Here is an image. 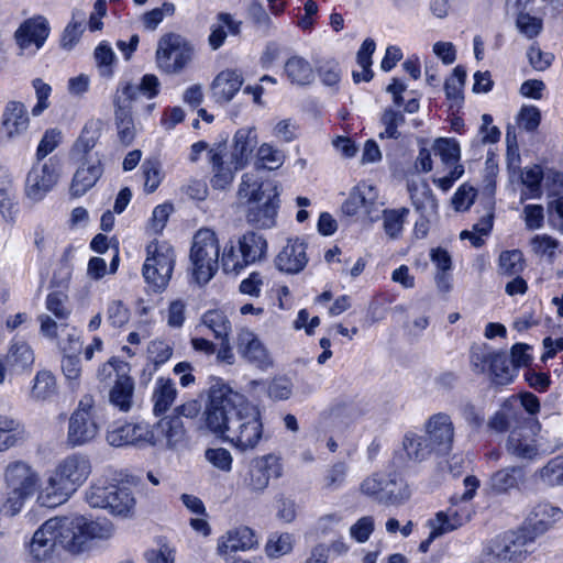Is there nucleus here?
<instances>
[{"mask_svg":"<svg viewBox=\"0 0 563 563\" xmlns=\"http://www.w3.org/2000/svg\"><path fill=\"white\" fill-rule=\"evenodd\" d=\"M207 427L241 451L254 449L263 438L260 410L227 385L210 389L205 411Z\"/></svg>","mask_w":563,"mask_h":563,"instance_id":"obj_1","label":"nucleus"},{"mask_svg":"<svg viewBox=\"0 0 563 563\" xmlns=\"http://www.w3.org/2000/svg\"><path fill=\"white\" fill-rule=\"evenodd\" d=\"M91 473L87 455L73 453L58 462L41 489L37 501L41 506L54 508L66 503Z\"/></svg>","mask_w":563,"mask_h":563,"instance_id":"obj_2","label":"nucleus"},{"mask_svg":"<svg viewBox=\"0 0 563 563\" xmlns=\"http://www.w3.org/2000/svg\"><path fill=\"white\" fill-rule=\"evenodd\" d=\"M62 519L63 549L71 553L81 552L90 540L110 539L114 531L113 525L107 519L88 520L82 516Z\"/></svg>","mask_w":563,"mask_h":563,"instance_id":"obj_3","label":"nucleus"},{"mask_svg":"<svg viewBox=\"0 0 563 563\" xmlns=\"http://www.w3.org/2000/svg\"><path fill=\"white\" fill-rule=\"evenodd\" d=\"M85 497L91 507L106 509L112 516L129 518L134 514L135 498L128 487L98 481L89 486Z\"/></svg>","mask_w":563,"mask_h":563,"instance_id":"obj_4","label":"nucleus"},{"mask_svg":"<svg viewBox=\"0 0 563 563\" xmlns=\"http://www.w3.org/2000/svg\"><path fill=\"white\" fill-rule=\"evenodd\" d=\"M219 253V241L213 231L201 229L195 234L190 250V261L194 278L199 285L207 284L217 273Z\"/></svg>","mask_w":563,"mask_h":563,"instance_id":"obj_5","label":"nucleus"},{"mask_svg":"<svg viewBox=\"0 0 563 563\" xmlns=\"http://www.w3.org/2000/svg\"><path fill=\"white\" fill-rule=\"evenodd\" d=\"M175 266V251L166 242L152 241L146 246V260L143 265V277L155 291L164 290Z\"/></svg>","mask_w":563,"mask_h":563,"instance_id":"obj_6","label":"nucleus"},{"mask_svg":"<svg viewBox=\"0 0 563 563\" xmlns=\"http://www.w3.org/2000/svg\"><path fill=\"white\" fill-rule=\"evenodd\" d=\"M360 489L364 495L384 505H400L410 497L407 483L397 473H375L361 483Z\"/></svg>","mask_w":563,"mask_h":563,"instance_id":"obj_7","label":"nucleus"},{"mask_svg":"<svg viewBox=\"0 0 563 563\" xmlns=\"http://www.w3.org/2000/svg\"><path fill=\"white\" fill-rule=\"evenodd\" d=\"M533 542L529 533H505L492 539L479 555V563H515L525 559L522 548Z\"/></svg>","mask_w":563,"mask_h":563,"instance_id":"obj_8","label":"nucleus"},{"mask_svg":"<svg viewBox=\"0 0 563 563\" xmlns=\"http://www.w3.org/2000/svg\"><path fill=\"white\" fill-rule=\"evenodd\" d=\"M192 55L194 47L185 37L168 33L158 41L156 64L166 74H178L191 62Z\"/></svg>","mask_w":563,"mask_h":563,"instance_id":"obj_9","label":"nucleus"},{"mask_svg":"<svg viewBox=\"0 0 563 563\" xmlns=\"http://www.w3.org/2000/svg\"><path fill=\"white\" fill-rule=\"evenodd\" d=\"M59 178L58 163L52 158L44 164L32 166L25 178L24 194L27 199L38 202L54 188Z\"/></svg>","mask_w":563,"mask_h":563,"instance_id":"obj_10","label":"nucleus"},{"mask_svg":"<svg viewBox=\"0 0 563 563\" xmlns=\"http://www.w3.org/2000/svg\"><path fill=\"white\" fill-rule=\"evenodd\" d=\"M62 523V518H51L34 532L29 551L35 561L45 562L53 556L57 547L63 548Z\"/></svg>","mask_w":563,"mask_h":563,"instance_id":"obj_11","label":"nucleus"},{"mask_svg":"<svg viewBox=\"0 0 563 563\" xmlns=\"http://www.w3.org/2000/svg\"><path fill=\"white\" fill-rule=\"evenodd\" d=\"M283 475L280 459L267 454L253 460L244 477V485L252 493H263L269 484L271 477L279 478Z\"/></svg>","mask_w":563,"mask_h":563,"instance_id":"obj_12","label":"nucleus"},{"mask_svg":"<svg viewBox=\"0 0 563 563\" xmlns=\"http://www.w3.org/2000/svg\"><path fill=\"white\" fill-rule=\"evenodd\" d=\"M49 34L45 18L38 15L25 20L15 31L14 40L20 55H34L44 45Z\"/></svg>","mask_w":563,"mask_h":563,"instance_id":"obj_13","label":"nucleus"},{"mask_svg":"<svg viewBox=\"0 0 563 563\" xmlns=\"http://www.w3.org/2000/svg\"><path fill=\"white\" fill-rule=\"evenodd\" d=\"M346 216L365 214L371 221L378 219V191L368 183H360L342 205Z\"/></svg>","mask_w":563,"mask_h":563,"instance_id":"obj_14","label":"nucleus"},{"mask_svg":"<svg viewBox=\"0 0 563 563\" xmlns=\"http://www.w3.org/2000/svg\"><path fill=\"white\" fill-rule=\"evenodd\" d=\"M150 445L176 449L186 440V429L178 416L164 417L150 424Z\"/></svg>","mask_w":563,"mask_h":563,"instance_id":"obj_15","label":"nucleus"},{"mask_svg":"<svg viewBox=\"0 0 563 563\" xmlns=\"http://www.w3.org/2000/svg\"><path fill=\"white\" fill-rule=\"evenodd\" d=\"M427 438L435 453L448 454L454 442L455 428L450 415L438 412L432 415L424 424Z\"/></svg>","mask_w":563,"mask_h":563,"instance_id":"obj_16","label":"nucleus"},{"mask_svg":"<svg viewBox=\"0 0 563 563\" xmlns=\"http://www.w3.org/2000/svg\"><path fill=\"white\" fill-rule=\"evenodd\" d=\"M5 483L14 498L22 500L36 489L38 477L32 467L21 461L10 463L4 472Z\"/></svg>","mask_w":563,"mask_h":563,"instance_id":"obj_17","label":"nucleus"},{"mask_svg":"<svg viewBox=\"0 0 563 563\" xmlns=\"http://www.w3.org/2000/svg\"><path fill=\"white\" fill-rule=\"evenodd\" d=\"M99 431L96 415L74 411L68 422L67 443L71 448L85 445L93 441Z\"/></svg>","mask_w":563,"mask_h":563,"instance_id":"obj_18","label":"nucleus"},{"mask_svg":"<svg viewBox=\"0 0 563 563\" xmlns=\"http://www.w3.org/2000/svg\"><path fill=\"white\" fill-rule=\"evenodd\" d=\"M278 195L277 187L269 185L268 192L261 202H250L246 212L247 222L262 229L274 227L279 208Z\"/></svg>","mask_w":563,"mask_h":563,"instance_id":"obj_19","label":"nucleus"},{"mask_svg":"<svg viewBox=\"0 0 563 563\" xmlns=\"http://www.w3.org/2000/svg\"><path fill=\"white\" fill-rule=\"evenodd\" d=\"M148 437L150 423L144 421L118 426L107 432L108 443L117 448L124 445L147 446L150 445Z\"/></svg>","mask_w":563,"mask_h":563,"instance_id":"obj_20","label":"nucleus"},{"mask_svg":"<svg viewBox=\"0 0 563 563\" xmlns=\"http://www.w3.org/2000/svg\"><path fill=\"white\" fill-rule=\"evenodd\" d=\"M562 517V510L549 503L537 504L530 511L526 526L518 533H529L533 540L548 531Z\"/></svg>","mask_w":563,"mask_h":563,"instance_id":"obj_21","label":"nucleus"},{"mask_svg":"<svg viewBox=\"0 0 563 563\" xmlns=\"http://www.w3.org/2000/svg\"><path fill=\"white\" fill-rule=\"evenodd\" d=\"M30 118L25 106L19 101L7 103L1 119L0 134L8 141L26 132Z\"/></svg>","mask_w":563,"mask_h":563,"instance_id":"obj_22","label":"nucleus"},{"mask_svg":"<svg viewBox=\"0 0 563 563\" xmlns=\"http://www.w3.org/2000/svg\"><path fill=\"white\" fill-rule=\"evenodd\" d=\"M238 352L251 364L261 369L272 366L273 361L256 334L249 330L238 333Z\"/></svg>","mask_w":563,"mask_h":563,"instance_id":"obj_23","label":"nucleus"},{"mask_svg":"<svg viewBox=\"0 0 563 563\" xmlns=\"http://www.w3.org/2000/svg\"><path fill=\"white\" fill-rule=\"evenodd\" d=\"M307 245L300 239H289L275 258L276 267L287 274L300 273L308 263Z\"/></svg>","mask_w":563,"mask_h":563,"instance_id":"obj_24","label":"nucleus"},{"mask_svg":"<svg viewBox=\"0 0 563 563\" xmlns=\"http://www.w3.org/2000/svg\"><path fill=\"white\" fill-rule=\"evenodd\" d=\"M258 544L257 537L253 529L241 526L227 531L218 539L217 552L227 555L232 552L246 551Z\"/></svg>","mask_w":563,"mask_h":563,"instance_id":"obj_25","label":"nucleus"},{"mask_svg":"<svg viewBox=\"0 0 563 563\" xmlns=\"http://www.w3.org/2000/svg\"><path fill=\"white\" fill-rule=\"evenodd\" d=\"M103 174V164L97 155L95 158L85 159L81 167L74 175L70 192L75 197H80L92 188Z\"/></svg>","mask_w":563,"mask_h":563,"instance_id":"obj_26","label":"nucleus"},{"mask_svg":"<svg viewBox=\"0 0 563 563\" xmlns=\"http://www.w3.org/2000/svg\"><path fill=\"white\" fill-rule=\"evenodd\" d=\"M257 145V134L254 128L239 129L233 137L231 164L235 169H243Z\"/></svg>","mask_w":563,"mask_h":563,"instance_id":"obj_27","label":"nucleus"},{"mask_svg":"<svg viewBox=\"0 0 563 563\" xmlns=\"http://www.w3.org/2000/svg\"><path fill=\"white\" fill-rule=\"evenodd\" d=\"M242 85L241 73L234 69L222 70L211 84L212 97L218 103H228L241 89Z\"/></svg>","mask_w":563,"mask_h":563,"instance_id":"obj_28","label":"nucleus"},{"mask_svg":"<svg viewBox=\"0 0 563 563\" xmlns=\"http://www.w3.org/2000/svg\"><path fill=\"white\" fill-rule=\"evenodd\" d=\"M224 150L225 146L219 144L217 147L211 148L208 152L209 162L212 165V170L214 173L211 184L213 188L218 189H224L229 186L232 183L235 173L239 170L235 169V165L231 164V161L229 163L223 161Z\"/></svg>","mask_w":563,"mask_h":563,"instance_id":"obj_29","label":"nucleus"},{"mask_svg":"<svg viewBox=\"0 0 563 563\" xmlns=\"http://www.w3.org/2000/svg\"><path fill=\"white\" fill-rule=\"evenodd\" d=\"M470 521L468 514H462L456 509L449 508L445 511H439L428 520V527L433 530V537H441L452 532Z\"/></svg>","mask_w":563,"mask_h":563,"instance_id":"obj_30","label":"nucleus"},{"mask_svg":"<svg viewBox=\"0 0 563 563\" xmlns=\"http://www.w3.org/2000/svg\"><path fill=\"white\" fill-rule=\"evenodd\" d=\"M102 126L103 123L101 120H89L73 145V156L81 159L88 158L87 155L96 146L101 136Z\"/></svg>","mask_w":563,"mask_h":563,"instance_id":"obj_31","label":"nucleus"},{"mask_svg":"<svg viewBox=\"0 0 563 563\" xmlns=\"http://www.w3.org/2000/svg\"><path fill=\"white\" fill-rule=\"evenodd\" d=\"M507 451L517 459L532 460L538 455L536 441L522 428L510 432L507 440Z\"/></svg>","mask_w":563,"mask_h":563,"instance_id":"obj_32","label":"nucleus"},{"mask_svg":"<svg viewBox=\"0 0 563 563\" xmlns=\"http://www.w3.org/2000/svg\"><path fill=\"white\" fill-rule=\"evenodd\" d=\"M15 188L8 168L0 167V214L5 222L14 221Z\"/></svg>","mask_w":563,"mask_h":563,"instance_id":"obj_33","label":"nucleus"},{"mask_svg":"<svg viewBox=\"0 0 563 563\" xmlns=\"http://www.w3.org/2000/svg\"><path fill=\"white\" fill-rule=\"evenodd\" d=\"M241 21H236L230 13L220 12L217 15V23H213L210 27L209 45L212 49L220 48L227 36L228 32L232 35H239L241 32Z\"/></svg>","mask_w":563,"mask_h":563,"instance_id":"obj_34","label":"nucleus"},{"mask_svg":"<svg viewBox=\"0 0 563 563\" xmlns=\"http://www.w3.org/2000/svg\"><path fill=\"white\" fill-rule=\"evenodd\" d=\"M238 246L241 247V256L245 258L244 262L254 264L261 262L266 257L267 242L262 234L253 231L244 233L238 240Z\"/></svg>","mask_w":563,"mask_h":563,"instance_id":"obj_35","label":"nucleus"},{"mask_svg":"<svg viewBox=\"0 0 563 563\" xmlns=\"http://www.w3.org/2000/svg\"><path fill=\"white\" fill-rule=\"evenodd\" d=\"M177 396L175 383L170 378L159 377L152 393L153 412L155 416L165 413Z\"/></svg>","mask_w":563,"mask_h":563,"instance_id":"obj_36","label":"nucleus"},{"mask_svg":"<svg viewBox=\"0 0 563 563\" xmlns=\"http://www.w3.org/2000/svg\"><path fill=\"white\" fill-rule=\"evenodd\" d=\"M115 106V126L119 141L128 146L136 135L135 124L131 114V109L126 104H121V98L114 101Z\"/></svg>","mask_w":563,"mask_h":563,"instance_id":"obj_37","label":"nucleus"},{"mask_svg":"<svg viewBox=\"0 0 563 563\" xmlns=\"http://www.w3.org/2000/svg\"><path fill=\"white\" fill-rule=\"evenodd\" d=\"M410 198L416 210L421 213H433L437 211L438 202L430 186L426 181L408 184Z\"/></svg>","mask_w":563,"mask_h":563,"instance_id":"obj_38","label":"nucleus"},{"mask_svg":"<svg viewBox=\"0 0 563 563\" xmlns=\"http://www.w3.org/2000/svg\"><path fill=\"white\" fill-rule=\"evenodd\" d=\"M25 439V430L19 420L0 416V451L8 450Z\"/></svg>","mask_w":563,"mask_h":563,"instance_id":"obj_39","label":"nucleus"},{"mask_svg":"<svg viewBox=\"0 0 563 563\" xmlns=\"http://www.w3.org/2000/svg\"><path fill=\"white\" fill-rule=\"evenodd\" d=\"M402 449L406 452L409 460L415 462H421L430 456L434 452L428 438L409 432L406 433L402 440Z\"/></svg>","mask_w":563,"mask_h":563,"instance_id":"obj_40","label":"nucleus"},{"mask_svg":"<svg viewBox=\"0 0 563 563\" xmlns=\"http://www.w3.org/2000/svg\"><path fill=\"white\" fill-rule=\"evenodd\" d=\"M134 384L131 377L117 375L114 386L110 391V401L122 411L131 408Z\"/></svg>","mask_w":563,"mask_h":563,"instance_id":"obj_41","label":"nucleus"},{"mask_svg":"<svg viewBox=\"0 0 563 563\" xmlns=\"http://www.w3.org/2000/svg\"><path fill=\"white\" fill-rule=\"evenodd\" d=\"M285 73L291 84L299 86L309 85L314 78L311 65L300 56H292L286 62Z\"/></svg>","mask_w":563,"mask_h":563,"instance_id":"obj_42","label":"nucleus"},{"mask_svg":"<svg viewBox=\"0 0 563 563\" xmlns=\"http://www.w3.org/2000/svg\"><path fill=\"white\" fill-rule=\"evenodd\" d=\"M5 363L15 372L24 371L34 363L33 351L25 342H15L5 356Z\"/></svg>","mask_w":563,"mask_h":563,"instance_id":"obj_43","label":"nucleus"},{"mask_svg":"<svg viewBox=\"0 0 563 563\" xmlns=\"http://www.w3.org/2000/svg\"><path fill=\"white\" fill-rule=\"evenodd\" d=\"M521 476L520 467H506L495 472L489 481L492 490L496 494H505L517 487Z\"/></svg>","mask_w":563,"mask_h":563,"instance_id":"obj_44","label":"nucleus"},{"mask_svg":"<svg viewBox=\"0 0 563 563\" xmlns=\"http://www.w3.org/2000/svg\"><path fill=\"white\" fill-rule=\"evenodd\" d=\"M489 368L497 384H508L516 371V366L511 363L505 352H494L490 356Z\"/></svg>","mask_w":563,"mask_h":563,"instance_id":"obj_45","label":"nucleus"},{"mask_svg":"<svg viewBox=\"0 0 563 563\" xmlns=\"http://www.w3.org/2000/svg\"><path fill=\"white\" fill-rule=\"evenodd\" d=\"M295 537L291 533H272L265 544V553L271 559H278L292 551Z\"/></svg>","mask_w":563,"mask_h":563,"instance_id":"obj_46","label":"nucleus"},{"mask_svg":"<svg viewBox=\"0 0 563 563\" xmlns=\"http://www.w3.org/2000/svg\"><path fill=\"white\" fill-rule=\"evenodd\" d=\"M284 162L285 154L283 151L268 143H263L258 147L255 162L257 169L264 168L268 170H276L284 164Z\"/></svg>","mask_w":563,"mask_h":563,"instance_id":"obj_47","label":"nucleus"},{"mask_svg":"<svg viewBox=\"0 0 563 563\" xmlns=\"http://www.w3.org/2000/svg\"><path fill=\"white\" fill-rule=\"evenodd\" d=\"M405 115L400 110L387 108L380 117V123L384 131L379 133V139H394L397 140L401 136L400 126L405 124Z\"/></svg>","mask_w":563,"mask_h":563,"instance_id":"obj_48","label":"nucleus"},{"mask_svg":"<svg viewBox=\"0 0 563 563\" xmlns=\"http://www.w3.org/2000/svg\"><path fill=\"white\" fill-rule=\"evenodd\" d=\"M268 189L269 188H264L263 184H258L253 175L244 174L239 186L238 195L241 200H245L247 203L261 202L268 192Z\"/></svg>","mask_w":563,"mask_h":563,"instance_id":"obj_49","label":"nucleus"},{"mask_svg":"<svg viewBox=\"0 0 563 563\" xmlns=\"http://www.w3.org/2000/svg\"><path fill=\"white\" fill-rule=\"evenodd\" d=\"M201 323L210 329L217 339H224L231 332V322L220 310L205 312L201 317Z\"/></svg>","mask_w":563,"mask_h":563,"instance_id":"obj_50","label":"nucleus"},{"mask_svg":"<svg viewBox=\"0 0 563 563\" xmlns=\"http://www.w3.org/2000/svg\"><path fill=\"white\" fill-rule=\"evenodd\" d=\"M525 269V258L520 250L503 251L498 260V272L505 276L519 275Z\"/></svg>","mask_w":563,"mask_h":563,"instance_id":"obj_51","label":"nucleus"},{"mask_svg":"<svg viewBox=\"0 0 563 563\" xmlns=\"http://www.w3.org/2000/svg\"><path fill=\"white\" fill-rule=\"evenodd\" d=\"M67 301L68 297L63 291L49 292L45 300L48 314L56 318L57 320H60L63 323L64 321L68 322V319L71 314V309L69 308Z\"/></svg>","mask_w":563,"mask_h":563,"instance_id":"obj_52","label":"nucleus"},{"mask_svg":"<svg viewBox=\"0 0 563 563\" xmlns=\"http://www.w3.org/2000/svg\"><path fill=\"white\" fill-rule=\"evenodd\" d=\"M408 213L409 210L407 208L386 209L383 211L384 230L390 239L399 238Z\"/></svg>","mask_w":563,"mask_h":563,"instance_id":"obj_53","label":"nucleus"},{"mask_svg":"<svg viewBox=\"0 0 563 563\" xmlns=\"http://www.w3.org/2000/svg\"><path fill=\"white\" fill-rule=\"evenodd\" d=\"M56 391L55 376L49 371H40L35 378L31 390L32 397L35 399H47Z\"/></svg>","mask_w":563,"mask_h":563,"instance_id":"obj_54","label":"nucleus"},{"mask_svg":"<svg viewBox=\"0 0 563 563\" xmlns=\"http://www.w3.org/2000/svg\"><path fill=\"white\" fill-rule=\"evenodd\" d=\"M245 258L241 256V247L236 246L230 241V245H227L223 250L221 264L225 273L239 274L242 269L249 266V262H244Z\"/></svg>","mask_w":563,"mask_h":563,"instance_id":"obj_55","label":"nucleus"},{"mask_svg":"<svg viewBox=\"0 0 563 563\" xmlns=\"http://www.w3.org/2000/svg\"><path fill=\"white\" fill-rule=\"evenodd\" d=\"M544 179L542 167L533 165L526 167L521 174V181L529 190V198L540 199L542 197L541 183Z\"/></svg>","mask_w":563,"mask_h":563,"instance_id":"obj_56","label":"nucleus"},{"mask_svg":"<svg viewBox=\"0 0 563 563\" xmlns=\"http://www.w3.org/2000/svg\"><path fill=\"white\" fill-rule=\"evenodd\" d=\"M538 474L548 486L563 485V456L551 459Z\"/></svg>","mask_w":563,"mask_h":563,"instance_id":"obj_57","label":"nucleus"},{"mask_svg":"<svg viewBox=\"0 0 563 563\" xmlns=\"http://www.w3.org/2000/svg\"><path fill=\"white\" fill-rule=\"evenodd\" d=\"M347 471V464L342 461L329 466L323 476V487L329 490L339 489L345 482Z\"/></svg>","mask_w":563,"mask_h":563,"instance_id":"obj_58","label":"nucleus"},{"mask_svg":"<svg viewBox=\"0 0 563 563\" xmlns=\"http://www.w3.org/2000/svg\"><path fill=\"white\" fill-rule=\"evenodd\" d=\"M516 26L523 36L533 38L542 31L543 22L540 18L532 16L526 12H519L516 16Z\"/></svg>","mask_w":563,"mask_h":563,"instance_id":"obj_59","label":"nucleus"},{"mask_svg":"<svg viewBox=\"0 0 563 563\" xmlns=\"http://www.w3.org/2000/svg\"><path fill=\"white\" fill-rule=\"evenodd\" d=\"M84 14H80L79 20H76V15L74 14L73 21L65 27L60 38L63 48L71 49L76 45L84 32Z\"/></svg>","mask_w":563,"mask_h":563,"instance_id":"obj_60","label":"nucleus"},{"mask_svg":"<svg viewBox=\"0 0 563 563\" xmlns=\"http://www.w3.org/2000/svg\"><path fill=\"white\" fill-rule=\"evenodd\" d=\"M37 321L40 322V333L49 339L56 340L58 338L59 331H65L68 328V322L57 320L48 313H42L37 317Z\"/></svg>","mask_w":563,"mask_h":563,"instance_id":"obj_61","label":"nucleus"},{"mask_svg":"<svg viewBox=\"0 0 563 563\" xmlns=\"http://www.w3.org/2000/svg\"><path fill=\"white\" fill-rule=\"evenodd\" d=\"M434 152L445 164H455L460 158V146L454 140H437L434 143Z\"/></svg>","mask_w":563,"mask_h":563,"instance_id":"obj_62","label":"nucleus"},{"mask_svg":"<svg viewBox=\"0 0 563 563\" xmlns=\"http://www.w3.org/2000/svg\"><path fill=\"white\" fill-rule=\"evenodd\" d=\"M460 412L473 430L478 431L485 423V412L483 408L475 406L468 400L461 404Z\"/></svg>","mask_w":563,"mask_h":563,"instance_id":"obj_63","label":"nucleus"},{"mask_svg":"<svg viewBox=\"0 0 563 563\" xmlns=\"http://www.w3.org/2000/svg\"><path fill=\"white\" fill-rule=\"evenodd\" d=\"M130 320V310L121 300H112L107 308V321L113 328H121Z\"/></svg>","mask_w":563,"mask_h":563,"instance_id":"obj_64","label":"nucleus"}]
</instances>
